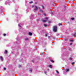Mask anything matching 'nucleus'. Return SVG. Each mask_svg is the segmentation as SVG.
Returning a JSON list of instances; mask_svg holds the SVG:
<instances>
[{"mask_svg":"<svg viewBox=\"0 0 76 76\" xmlns=\"http://www.w3.org/2000/svg\"><path fill=\"white\" fill-rule=\"evenodd\" d=\"M50 61H51V62H52V63H53L54 62V61L53 60H50Z\"/></svg>","mask_w":76,"mask_h":76,"instance_id":"obj_21","label":"nucleus"},{"mask_svg":"<svg viewBox=\"0 0 76 76\" xmlns=\"http://www.w3.org/2000/svg\"><path fill=\"white\" fill-rule=\"evenodd\" d=\"M33 3V2L32 1H31L29 2V3L31 4V3Z\"/></svg>","mask_w":76,"mask_h":76,"instance_id":"obj_16","label":"nucleus"},{"mask_svg":"<svg viewBox=\"0 0 76 76\" xmlns=\"http://www.w3.org/2000/svg\"><path fill=\"white\" fill-rule=\"evenodd\" d=\"M35 7V9H34L35 10H37V9H38V7L36 6H35L34 5L32 6V7Z\"/></svg>","mask_w":76,"mask_h":76,"instance_id":"obj_2","label":"nucleus"},{"mask_svg":"<svg viewBox=\"0 0 76 76\" xmlns=\"http://www.w3.org/2000/svg\"><path fill=\"white\" fill-rule=\"evenodd\" d=\"M75 64V62H73L72 63V64Z\"/></svg>","mask_w":76,"mask_h":76,"instance_id":"obj_24","label":"nucleus"},{"mask_svg":"<svg viewBox=\"0 0 76 76\" xmlns=\"http://www.w3.org/2000/svg\"><path fill=\"white\" fill-rule=\"evenodd\" d=\"M3 35H4V37H5V36H6V34H4Z\"/></svg>","mask_w":76,"mask_h":76,"instance_id":"obj_19","label":"nucleus"},{"mask_svg":"<svg viewBox=\"0 0 76 76\" xmlns=\"http://www.w3.org/2000/svg\"><path fill=\"white\" fill-rule=\"evenodd\" d=\"M66 72H69V69H66Z\"/></svg>","mask_w":76,"mask_h":76,"instance_id":"obj_10","label":"nucleus"},{"mask_svg":"<svg viewBox=\"0 0 76 76\" xmlns=\"http://www.w3.org/2000/svg\"><path fill=\"white\" fill-rule=\"evenodd\" d=\"M48 23H51V21L49 20L48 21Z\"/></svg>","mask_w":76,"mask_h":76,"instance_id":"obj_15","label":"nucleus"},{"mask_svg":"<svg viewBox=\"0 0 76 76\" xmlns=\"http://www.w3.org/2000/svg\"><path fill=\"white\" fill-rule=\"evenodd\" d=\"M42 8L43 9H44V6H42Z\"/></svg>","mask_w":76,"mask_h":76,"instance_id":"obj_23","label":"nucleus"},{"mask_svg":"<svg viewBox=\"0 0 76 76\" xmlns=\"http://www.w3.org/2000/svg\"><path fill=\"white\" fill-rule=\"evenodd\" d=\"M0 58L1 61H3V58L2 56H0Z\"/></svg>","mask_w":76,"mask_h":76,"instance_id":"obj_4","label":"nucleus"},{"mask_svg":"<svg viewBox=\"0 0 76 76\" xmlns=\"http://www.w3.org/2000/svg\"><path fill=\"white\" fill-rule=\"evenodd\" d=\"M25 40H26V41H28V40H29V39L28 38H26Z\"/></svg>","mask_w":76,"mask_h":76,"instance_id":"obj_13","label":"nucleus"},{"mask_svg":"<svg viewBox=\"0 0 76 76\" xmlns=\"http://www.w3.org/2000/svg\"><path fill=\"white\" fill-rule=\"evenodd\" d=\"M45 19L46 20H43V22H46L47 20H48V17H46Z\"/></svg>","mask_w":76,"mask_h":76,"instance_id":"obj_3","label":"nucleus"},{"mask_svg":"<svg viewBox=\"0 0 76 76\" xmlns=\"http://www.w3.org/2000/svg\"><path fill=\"white\" fill-rule=\"evenodd\" d=\"M45 37H47V34H46L45 35Z\"/></svg>","mask_w":76,"mask_h":76,"instance_id":"obj_26","label":"nucleus"},{"mask_svg":"<svg viewBox=\"0 0 76 76\" xmlns=\"http://www.w3.org/2000/svg\"><path fill=\"white\" fill-rule=\"evenodd\" d=\"M48 66L50 68H52V67H53V66L51 65H50Z\"/></svg>","mask_w":76,"mask_h":76,"instance_id":"obj_8","label":"nucleus"},{"mask_svg":"<svg viewBox=\"0 0 76 76\" xmlns=\"http://www.w3.org/2000/svg\"><path fill=\"white\" fill-rule=\"evenodd\" d=\"M72 43H70V45H72Z\"/></svg>","mask_w":76,"mask_h":76,"instance_id":"obj_28","label":"nucleus"},{"mask_svg":"<svg viewBox=\"0 0 76 76\" xmlns=\"http://www.w3.org/2000/svg\"><path fill=\"white\" fill-rule=\"evenodd\" d=\"M28 34L30 36H32V33L31 32H29L28 33Z\"/></svg>","mask_w":76,"mask_h":76,"instance_id":"obj_5","label":"nucleus"},{"mask_svg":"<svg viewBox=\"0 0 76 76\" xmlns=\"http://www.w3.org/2000/svg\"><path fill=\"white\" fill-rule=\"evenodd\" d=\"M39 9L40 12V13H42L43 12V11L40 8H39Z\"/></svg>","mask_w":76,"mask_h":76,"instance_id":"obj_6","label":"nucleus"},{"mask_svg":"<svg viewBox=\"0 0 76 76\" xmlns=\"http://www.w3.org/2000/svg\"><path fill=\"white\" fill-rule=\"evenodd\" d=\"M4 70H6V68H4Z\"/></svg>","mask_w":76,"mask_h":76,"instance_id":"obj_22","label":"nucleus"},{"mask_svg":"<svg viewBox=\"0 0 76 76\" xmlns=\"http://www.w3.org/2000/svg\"><path fill=\"white\" fill-rule=\"evenodd\" d=\"M21 23H19L18 24V26H19V27H21Z\"/></svg>","mask_w":76,"mask_h":76,"instance_id":"obj_11","label":"nucleus"},{"mask_svg":"<svg viewBox=\"0 0 76 76\" xmlns=\"http://www.w3.org/2000/svg\"><path fill=\"white\" fill-rule=\"evenodd\" d=\"M58 25H59V26H60V25H61V23H59Z\"/></svg>","mask_w":76,"mask_h":76,"instance_id":"obj_20","label":"nucleus"},{"mask_svg":"<svg viewBox=\"0 0 76 76\" xmlns=\"http://www.w3.org/2000/svg\"><path fill=\"white\" fill-rule=\"evenodd\" d=\"M18 67H22V65H18Z\"/></svg>","mask_w":76,"mask_h":76,"instance_id":"obj_14","label":"nucleus"},{"mask_svg":"<svg viewBox=\"0 0 76 76\" xmlns=\"http://www.w3.org/2000/svg\"><path fill=\"white\" fill-rule=\"evenodd\" d=\"M71 20H74L75 19V18H71Z\"/></svg>","mask_w":76,"mask_h":76,"instance_id":"obj_17","label":"nucleus"},{"mask_svg":"<svg viewBox=\"0 0 76 76\" xmlns=\"http://www.w3.org/2000/svg\"><path fill=\"white\" fill-rule=\"evenodd\" d=\"M44 15H45V16H46V14H44Z\"/></svg>","mask_w":76,"mask_h":76,"instance_id":"obj_27","label":"nucleus"},{"mask_svg":"<svg viewBox=\"0 0 76 76\" xmlns=\"http://www.w3.org/2000/svg\"><path fill=\"white\" fill-rule=\"evenodd\" d=\"M53 30L54 32H56L57 31V26H54L53 27Z\"/></svg>","mask_w":76,"mask_h":76,"instance_id":"obj_1","label":"nucleus"},{"mask_svg":"<svg viewBox=\"0 0 76 76\" xmlns=\"http://www.w3.org/2000/svg\"><path fill=\"white\" fill-rule=\"evenodd\" d=\"M32 69H29V72L30 73H31L32 72Z\"/></svg>","mask_w":76,"mask_h":76,"instance_id":"obj_7","label":"nucleus"},{"mask_svg":"<svg viewBox=\"0 0 76 76\" xmlns=\"http://www.w3.org/2000/svg\"><path fill=\"white\" fill-rule=\"evenodd\" d=\"M44 26L45 27H47V26H48V25L46 24H44Z\"/></svg>","mask_w":76,"mask_h":76,"instance_id":"obj_12","label":"nucleus"},{"mask_svg":"<svg viewBox=\"0 0 76 76\" xmlns=\"http://www.w3.org/2000/svg\"><path fill=\"white\" fill-rule=\"evenodd\" d=\"M56 73H59V72H58V71L57 70H56Z\"/></svg>","mask_w":76,"mask_h":76,"instance_id":"obj_18","label":"nucleus"},{"mask_svg":"<svg viewBox=\"0 0 76 76\" xmlns=\"http://www.w3.org/2000/svg\"><path fill=\"white\" fill-rule=\"evenodd\" d=\"M70 41H71L72 42H73V40H71Z\"/></svg>","mask_w":76,"mask_h":76,"instance_id":"obj_25","label":"nucleus"},{"mask_svg":"<svg viewBox=\"0 0 76 76\" xmlns=\"http://www.w3.org/2000/svg\"><path fill=\"white\" fill-rule=\"evenodd\" d=\"M4 54H7V51L5 50L4 52Z\"/></svg>","mask_w":76,"mask_h":76,"instance_id":"obj_9","label":"nucleus"}]
</instances>
